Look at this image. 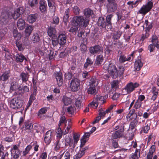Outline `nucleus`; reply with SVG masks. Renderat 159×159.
<instances>
[{"label":"nucleus","mask_w":159,"mask_h":159,"mask_svg":"<svg viewBox=\"0 0 159 159\" xmlns=\"http://www.w3.org/2000/svg\"><path fill=\"white\" fill-rule=\"evenodd\" d=\"M84 16H86V17H89L93 14V11L89 8L85 9L84 10Z\"/></svg>","instance_id":"nucleus-28"},{"label":"nucleus","mask_w":159,"mask_h":159,"mask_svg":"<svg viewBox=\"0 0 159 159\" xmlns=\"http://www.w3.org/2000/svg\"><path fill=\"white\" fill-rule=\"evenodd\" d=\"M80 49L81 51L84 52L87 50V46L84 44H81L80 46Z\"/></svg>","instance_id":"nucleus-62"},{"label":"nucleus","mask_w":159,"mask_h":159,"mask_svg":"<svg viewBox=\"0 0 159 159\" xmlns=\"http://www.w3.org/2000/svg\"><path fill=\"white\" fill-rule=\"evenodd\" d=\"M125 126H122L120 129L115 132L112 135V137L114 139H116L121 137L124 130Z\"/></svg>","instance_id":"nucleus-11"},{"label":"nucleus","mask_w":159,"mask_h":159,"mask_svg":"<svg viewBox=\"0 0 159 159\" xmlns=\"http://www.w3.org/2000/svg\"><path fill=\"white\" fill-rule=\"evenodd\" d=\"M117 8V5L116 2L108 4L107 10L109 13L115 11Z\"/></svg>","instance_id":"nucleus-17"},{"label":"nucleus","mask_w":159,"mask_h":159,"mask_svg":"<svg viewBox=\"0 0 159 159\" xmlns=\"http://www.w3.org/2000/svg\"><path fill=\"white\" fill-rule=\"evenodd\" d=\"M89 21L88 17L83 16H75L72 18V24L73 26L86 27L88 25Z\"/></svg>","instance_id":"nucleus-1"},{"label":"nucleus","mask_w":159,"mask_h":159,"mask_svg":"<svg viewBox=\"0 0 159 159\" xmlns=\"http://www.w3.org/2000/svg\"><path fill=\"white\" fill-rule=\"evenodd\" d=\"M75 104L76 107L79 108H80L83 106V104L82 103V101L80 98H78L77 99Z\"/></svg>","instance_id":"nucleus-44"},{"label":"nucleus","mask_w":159,"mask_h":159,"mask_svg":"<svg viewBox=\"0 0 159 159\" xmlns=\"http://www.w3.org/2000/svg\"><path fill=\"white\" fill-rule=\"evenodd\" d=\"M93 63V61L90 58H88L86 59V61L85 63L84 68L86 69L89 66H90Z\"/></svg>","instance_id":"nucleus-38"},{"label":"nucleus","mask_w":159,"mask_h":159,"mask_svg":"<svg viewBox=\"0 0 159 159\" xmlns=\"http://www.w3.org/2000/svg\"><path fill=\"white\" fill-rule=\"evenodd\" d=\"M119 82L117 80H114L111 83V88L113 89H116L119 87Z\"/></svg>","instance_id":"nucleus-29"},{"label":"nucleus","mask_w":159,"mask_h":159,"mask_svg":"<svg viewBox=\"0 0 159 159\" xmlns=\"http://www.w3.org/2000/svg\"><path fill=\"white\" fill-rule=\"evenodd\" d=\"M52 131L51 130L48 131L45 135V137L48 138H51V136L52 134Z\"/></svg>","instance_id":"nucleus-64"},{"label":"nucleus","mask_w":159,"mask_h":159,"mask_svg":"<svg viewBox=\"0 0 159 159\" xmlns=\"http://www.w3.org/2000/svg\"><path fill=\"white\" fill-rule=\"evenodd\" d=\"M54 75L57 80V84L58 86H61L63 82L62 73L60 72H56L54 73Z\"/></svg>","instance_id":"nucleus-10"},{"label":"nucleus","mask_w":159,"mask_h":159,"mask_svg":"<svg viewBox=\"0 0 159 159\" xmlns=\"http://www.w3.org/2000/svg\"><path fill=\"white\" fill-rule=\"evenodd\" d=\"M10 71H6L0 77V79L4 81H7L10 77Z\"/></svg>","instance_id":"nucleus-19"},{"label":"nucleus","mask_w":159,"mask_h":159,"mask_svg":"<svg viewBox=\"0 0 159 159\" xmlns=\"http://www.w3.org/2000/svg\"><path fill=\"white\" fill-rule=\"evenodd\" d=\"M99 51V46L96 45L93 46L91 47L89 49V52L91 54L97 53Z\"/></svg>","instance_id":"nucleus-23"},{"label":"nucleus","mask_w":159,"mask_h":159,"mask_svg":"<svg viewBox=\"0 0 159 159\" xmlns=\"http://www.w3.org/2000/svg\"><path fill=\"white\" fill-rule=\"evenodd\" d=\"M56 31L55 29L50 26L48 28V35L52 38H57V36L56 35Z\"/></svg>","instance_id":"nucleus-16"},{"label":"nucleus","mask_w":159,"mask_h":159,"mask_svg":"<svg viewBox=\"0 0 159 159\" xmlns=\"http://www.w3.org/2000/svg\"><path fill=\"white\" fill-rule=\"evenodd\" d=\"M80 136V135L78 134H77L76 133H74L73 135V139L74 140V144L73 145V143H71V139H70L69 140V145L70 146V147L72 146V147L73 148H74L75 147V145L77 143L78 141L79 140V138Z\"/></svg>","instance_id":"nucleus-15"},{"label":"nucleus","mask_w":159,"mask_h":159,"mask_svg":"<svg viewBox=\"0 0 159 159\" xmlns=\"http://www.w3.org/2000/svg\"><path fill=\"white\" fill-rule=\"evenodd\" d=\"M13 36L16 40H18L21 39L22 35L20 33H18L16 34H15Z\"/></svg>","instance_id":"nucleus-63"},{"label":"nucleus","mask_w":159,"mask_h":159,"mask_svg":"<svg viewBox=\"0 0 159 159\" xmlns=\"http://www.w3.org/2000/svg\"><path fill=\"white\" fill-rule=\"evenodd\" d=\"M66 122V121L65 116H61L60 119L58 126L60 127L62 124L65 123Z\"/></svg>","instance_id":"nucleus-51"},{"label":"nucleus","mask_w":159,"mask_h":159,"mask_svg":"<svg viewBox=\"0 0 159 159\" xmlns=\"http://www.w3.org/2000/svg\"><path fill=\"white\" fill-rule=\"evenodd\" d=\"M24 11V10L22 7H19L16 9L14 11V13L12 15L13 18L16 19L18 18L20 15L22 14Z\"/></svg>","instance_id":"nucleus-13"},{"label":"nucleus","mask_w":159,"mask_h":159,"mask_svg":"<svg viewBox=\"0 0 159 159\" xmlns=\"http://www.w3.org/2000/svg\"><path fill=\"white\" fill-rule=\"evenodd\" d=\"M14 153H12V156H13V159H18L19 157L20 152L19 150L15 151H13Z\"/></svg>","instance_id":"nucleus-39"},{"label":"nucleus","mask_w":159,"mask_h":159,"mask_svg":"<svg viewBox=\"0 0 159 159\" xmlns=\"http://www.w3.org/2000/svg\"><path fill=\"white\" fill-rule=\"evenodd\" d=\"M87 34L85 32L78 31V36L79 37H81L82 38H84L87 36Z\"/></svg>","instance_id":"nucleus-46"},{"label":"nucleus","mask_w":159,"mask_h":159,"mask_svg":"<svg viewBox=\"0 0 159 159\" xmlns=\"http://www.w3.org/2000/svg\"><path fill=\"white\" fill-rule=\"evenodd\" d=\"M96 80L94 79H91L90 82L89 87L87 91L88 94H93L96 93L95 87L98 84V82L96 83Z\"/></svg>","instance_id":"nucleus-7"},{"label":"nucleus","mask_w":159,"mask_h":159,"mask_svg":"<svg viewBox=\"0 0 159 159\" xmlns=\"http://www.w3.org/2000/svg\"><path fill=\"white\" fill-rule=\"evenodd\" d=\"M56 133L57 134V137L61 139L62 137L63 132L60 127L58 126V129L56 130Z\"/></svg>","instance_id":"nucleus-40"},{"label":"nucleus","mask_w":159,"mask_h":159,"mask_svg":"<svg viewBox=\"0 0 159 159\" xmlns=\"http://www.w3.org/2000/svg\"><path fill=\"white\" fill-rule=\"evenodd\" d=\"M107 98V95H106L104 96H100V104H101V107H102L101 105L102 104H103L104 103H105L106 102V99Z\"/></svg>","instance_id":"nucleus-45"},{"label":"nucleus","mask_w":159,"mask_h":159,"mask_svg":"<svg viewBox=\"0 0 159 159\" xmlns=\"http://www.w3.org/2000/svg\"><path fill=\"white\" fill-rule=\"evenodd\" d=\"M25 22L24 20L22 19H19L17 22V25L19 29L20 30L23 29L25 27Z\"/></svg>","instance_id":"nucleus-21"},{"label":"nucleus","mask_w":159,"mask_h":159,"mask_svg":"<svg viewBox=\"0 0 159 159\" xmlns=\"http://www.w3.org/2000/svg\"><path fill=\"white\" fill-rule=\"evenodd\" d=\"M36 16L35 15H30L28 16L27 20L30 23H33L36 20Z\"/></svg>","instance_id":"nucleus-37"},{"label":"nucleus","mask_w":159,"mask_h":159,"mask_svg":"<svg viewBox=\"0 0 159 159\" xmlns=\"http://www.w3.org/2000/svg\"><path fill=\"white\" fill-rule=\"evenodd\" d=\"M62 101L65 105H68L70 104L71 102L70 98L66 96L63 97Z\"/></svg>","instance_id":"nucleus-33"},{"label":"nucleus","mask_w":159,"mask_h":159,"mask_svg":"<svg viewBox=\"0 0 159 159\" xmlns=\"http://www.w3.org/2000/svg\"><path fill=\"white\" fill-rule=\"evenodd\" d=\"M138 120H136V119H134V120L132 121L130 123L129 129L131 130L134 129L138 125Z\"/></svg>","instance_id":"nucleus-26"},{"label":"nucleus","mask_w":159,"mask_h":159,"mask_svg":"<svg viewBox=\"0 0 159 159\" xmlns=\"http://www.w3.org/2000/svg\"><path fill=\"white\" fill-rule=\"evenodd\" d=\"M155 47L154 43H152L149 44L148 47V49L150 52H153L155 49Z\"/></svg>","instance_id":"nucleus-53"},{"label":"nucleus","mask_w":159,"mask_h":159,"mask_svg":"<svg viewBox=\"0 0 159 159\" xmlns=\"http://www.w3.org/2000/svg\"><path fill=\"white\" fill-rule=\"evenodd\" d=\"M66 39L65 34L62 33L59 34L57 39L59 41V44L60 46H63L65 45L66 42Z\"/></svg>","instance_id":"nucleus-14"},{"label":"nucleus","mask_w":159,"mask_h":159,"mask_svg":"<svg viewBox=\"0 0 159 159\" xmlns=\"http://www.w3.org/2000/svg\"><path fill=\"white\" fill-rule=\"evenodd\" d=\"M20 77L23 82H26L28 80L29 75L27 72H22L20 74Z\"/></svg>","instance_id":"nucleus-22"},{"label":"nucleus","mask_w":159,"mask_h":159,"mask_svg":"<svg viewBox=\"0 0 159 159\" xmlns=\"http://www.w3.org/2000/svg\"><path fill=\"white\" fill-rule=\"evenodd\" d=\"M118 57H119V62L120 63H123L126 61H130V56H126L123 53L121 50H119L118 52Z\"/></svg>","instance_id":"nucleus-9"},{"label":"nucleus","mask_w":159,"mask_h":159,"mask_svg":"<svg viewBox=\"0 0 159 159\" xmlns=\"http://www.w3.org/2000/svg\"><path fill=\"white\" fill-rule=\"evenodd\" d=\"M38 0H29V4L31 7H35V6L38 3Z\"/></svg>","instance_id":"nucleus-49"},{"label":"nucleus","mask_w":159,"mask_h":159,"mask_svg":"<svg viewBox=\"0 0 159 159\" xmlns=\"http://www.w3.org/2000/svg\"><path fill=\"white\" fill-rule=\"evenodd\" d=\"M139 86V84L137 82L133 83L131 82L126 84L124 88V89L126 91L127 93L129 94L133 91Z\"/></svg>","instance_id":"nucleus-6"},{"label":"nucleus","mask_w":159,"mask_h":159,"mask_svg":"<svg viewBox=\"0 0 159 159\" xmlns=\"http://www.w3.org/2000/svg\"><path fill=\"white\" fill-rule=\"evenodd\" d=\"M20 86L19 85L18 83L16 81L12 82L11 84L10 89L12 90H16L18 89L19 90Z\"/></svg>","instance_id":"nucleus-25"},{"label":"nucleus","mask_w":159,"mask_h":159,"mask_svg":"<svg viewBox=\"0 0 159 159\" xmlns=\"http://www.w3.org/2000/svg\"><path fill=\"white\" fill-rule=\"evenodd\" d=\"M33 29V27L30 25H29L26 27L25 30V35L26 36H29L31 34Z\"/></svg>","instance_id":"nucleus-34"},{"label":"nucleus","mask_w":159,"mask_h":159,"mask_svg":"<svg viewBox=\"0 0 159 159\" xmlns=\"http://www.w3.org/2000/svg\"><path fill=\"white\" fill-rule=\"evenodd\" d=\"M59 22V18L57 16H54L53 18V21L52 22V24H54L55 25H57Z\"/></svg>","instance_id":"nucleus-54"},{"label":"nucleus","mask_w":159,"mask_h":159,"mask_svg":"<svg viewBox=\"0 0 159 159\" xmlns=\"http://www.w3.org/2000/svg\"><path fill=\"white\" fill-rule=\"evenodd\" d=\"M116 14L117 16V21H119L120 20H125V17L124 18H122L123 16L121 13L117 12L116 13Z\"/></svg>","instance_id":"nucleus-58"},{"label":"nucleus","mask_w":159,"mask_h":159,"mask_svg":"<svg viewBox=\"0 0 159 159\" xmlns=\"http://www.w3.org/2000/svg\"><path fill=\"white\" fill-rule=\"evenodd\" d=\"M153 6V2L149 1L145 5H143L138 11L137 13L145 15L149 11Z\"/></svg>","instance_id":"nucleus-3"},{"label":"nucleus","mask_w":159,"mask_h":159,"mask_svg":"<svg viewBox=\"0 0 159 159\" xmlns=\"http://www.w3.org/2000/svg\"><path fill=\"white\" fill-rule=\"evenodd\" d=\"M63 156H64L63 159H70V155L68 151L64 152L59 156L60 159H61Z\"/></svg>","instance_id":"nucleus-32"},{"label":"nucleus","mask_w":159,"mask_h":159,"mask_svg":"<svg viewBox=\"0 0 159 159\" xmlns=\"http://www.w3.org/2000/svg\"><path fill=\"white\" fill-rule=\"evenodd\" d=\"M52 43L54 49H58L59 47V41L56 38H53L52 39Z\"/></svg>","instance_id":"nucleus-24"},{"label":"nucleus","mask_w":159,"mask_h":159,"mask_svg":"<svg viewBox=\"0 0 159 159\" xmlns=\"http://www.w3.org/2000/svg\"><path fill=\"white\" fill-rule=\"evenodd\" d=\"M106 114L105 111L101 108L100 109V120L101 118H103Z\"/></svg>","instance_id":"nucleus-61"},{"label":"nucleus","mask_w":159,"mask_h":159,"mask_svg":"<svg viewBox=\"0 0 159 159\" xmlns=\"http://www.w3.org/2000/svg\"><path fill=\"white\" fill-rule=\"evenodd\" d=\"M19 91H21L22 93L28 92L29 91V87L26 86H24L22 88L20 87L19 89Z\"/></svg>","instance_id":"nucleus-50"},{"label":"nucleus","mask_w":159,"mask_h":159,"mask_svg":"<svg viewBox=\"0 0 159 159\" xmlns=\"http://www.w3.org/2000/svg\"><path fill=\"white\" fill-rule=\"evenodd\" d=\"M16 44L17 47L18 48V50L19 51H22L23 50L24 48L22 45L19 42L17 41L16 42Z\"/></svg>","instance_id":"nucleus-59"},{"label":"nucleus","mask_w":159,"mask_h":159,"mask_svg":"<svg viewBox=\"0 0 159 159\" xmlns=\"http://www.w3.org/2000/svg\"><path fill=\"white\" fill-rule=\"evenodd\" d=\"M113 16L112 14L108 15L107 16L106 20L103 17H100V26L103 28H105L107 30H111L112 28L111 20Z\"/></svg>","instance_id":"nucleus-2"},{"label":"nucleus","mask_w":159,"mask_h":159,"mask_svg":"<svg viewBox=\"0 0 159 159\" xmlns=\"http://www.w3.org/2000/svg\"><path fill=\"white\" fill-rule=\"evenodd\" d=\"M152 90V93L153 95L151 98V100L152 101H154L156 99L157 97L158 92L157 91H156L154 89H153Z\"/></svg>","instance_id":"nucleus-42"},{"label":"nucleus","mask_w":159,"mask_h":159,"mask_svg":"<svg viewBox=\"0 0 159 159\" xmlns=\"http://www.w3.org/2000/svg\"><path fill=\"white\" fill-rule=\"evenodd\" d=\"M149 34L148 33L146 32L145 34H143L141 37L140 41L142 43L143 41L149 36Z\"/></svg>","instance_id":"nucleus-47"},{"label":"nucleus","mask_w":159,"mask_h":159,"mask_svg":"<svg viewBox=\"0 0 159 159\" xmlns=\"http://www.w3.org/2000/svg\"><path fill=\"white\" fill-rule=\"evenodd\" d=\"M46 111L47 110L46 108H41L39 111L38 116L41 117L42 115L45 114Z\"/></svg>","instance_id":"nucleus-57"},{"label":"nucleus","mask_w":159,"mask_h":159,"mask_svg":"<svg viewBox=\"0 0 159 159\" xmlns=\"http://www.w3.org/2000/svg\"><path fill=\"white\" fill-rule=\"evenodd\" d=\"M80 81L78 78L73 77L71 81L70 88L73 92L77 91L80 88Z\"/></svg>","instance_id":"nucleus-5"},{"label":"nucleus","mask_w":159,"mask_h":159,"mask_svg":"<svg viewBox=\"0 0 159 159\" xmlns=\"http://www.w3.org/2000/svg\"><path fill=\"white\" fill-rule=\"evenodd\" d=\"M146 125L142 127V129L140 132L141 133L143 131L144 133H147L148 132L149 130L150 129V124L147 123L146 122L145 124Z\"/></svg>","instance_id":"nucleus-31"},{"label":"nucleus","mask_w":159,"mask_h":159,"mask_svg":"<svg viewBox=\"0 0 159 159\" xmlns=\"http://www.w3.org/2000/svg\"><path fill=\"white\" fill-rule=\"evenodd\" d=\"M73 11L76 15H78L80 14V9L77 6H75L73 7Z\"/></svg>","instance_id":"nucleus-55"},{"label":"nucleus","mask_w":159,"mask_h":159,"mask_svg":"<svg viewBox=\"0 0 159 159\" xmlns=\"http://www.w3.org/2000/svg\"><path fill=\"white\" fill-rule=\"evenodd\" d=\"M31 40L34 43L39 42L40 38L39 34L37 33L34 34L32 37Z\"/></svg>","instance_id":"nucleus-36"},{"label":"nucleus","mask_w":159,"mask_h":159,"mask_svg":"<svg viewBox=\"0 0 159 159\" xmlns=\"http://www.w3.org/2000/svg\"><path fill=\"white\" fill-rule=\"evenodd\" d=\"M16 60L17 62H22L24 59L26 60L25 57L22 54H17L16 56Z\"/></svg>","instance_id":"nucleus-27"},{"label":"nucleus","mask_w":159,"mask_h":159,"mask_svg":"<svg viewBox=\"0 0 159 159\" xmlns=\"http://www.w3.org/2000/svg\"><path fill=\"white\" fill-rule=\"evenodd\" d=\"M75 108L72 107L70 106L67 108V112L69 114L72 115L74 112L75 111Z\"/></svg>","instance_id":"nucleus-41"},{"label":"nucleus","mask_w":159,"mask_h":159,"mask_svg":"<svg viewBox=\"0 0 159 159\" xmlns=\"http://www.w3.org/2000/svg\"><path fill=\"white\" fill-rule=\"evenodd\" d=\"M99 100V97L98 96L95 98L94 100L89 103L88 106L89 107H94L96 108L98 105V101Z\"/></svg>","instance_id":"nucleus-20"},{"label":"nucleus","mask_w":159,"mask_h":159,"mask_svg":"<svg viewBox=\"0 0 159 159\" xmlns=\"http://www.w3.org/2000/svg\"><path fill=\"white\" fill-rule=\"evenodd\" d=\"M151 39V42H152V43H154V44L156 42H158L159 40L158 37L155 34H153L152 35Z\"/></svg>","instance_id":"nucleus-48"},{"label":"nucleus","mask_w":159,"mask_h":159,"mask_svg":"<svg viewBox=\"0 0 159 159\" xmlns=\"http://www.w3.org/2000/svg\"><path fill=\"white\" fill-rule=\"evenodd\" d=\"M74 26V27L73 26L70 28V29L69 30V31L70 32H72V33H76L77 31H78V29L79 27L77 26Z\"/></svg>","instance_id":"nucleus-60"},{"label":"nucleus","mask_w":159,"mask_h":159,"mask_svg":"<svg viewBox=\"0 0 159 159\" xmlns=\"http://www.w3.org/2000/svg\"><path fill=\"white\" fill-rule=\"evenodd\" d=\"M121 35V32L119 31H115L113 33L112 38L114 40H117L119 39Z\"/></svg>","instance_id":"nucleus-35"},{"label":"nucleus","mask_w":159,"mask_h":159,"mask_svg":"<svg viewBox=\"0 0 159 159\" xmlns=\"http://www.w3.org/2000/svg\"><path fill=\"white\" fill-rule=\"evenodd\" d=\"M84 153L81 152L80 151L74 157V159H80L84 154Z\"/></svg>","instance_id":"nucleus-56"},{"label":"nucleus","mask_w":159,"mask_h":159,"mask_svg":"<svg viewBox=\"0 0 159 159\" xmlns=\"http://www.w3.org/2000/svg\"><path fill=\"white\" fill-rule=\"evenodd\" d=\"M23 103V101L19 97L14 98L11 101L10 107L13 109L20 108L22 106Z\"/></svg>","instance_id":"nucleus-4"},{"label":"nucleus","mask_w":159,"mask_h":159,"mask_svg":"<svg viewBox=\"0 0 159 159\" xmlns=\"http://www.w3.org/2000/svg\"><path fill=\"white\" fill-rule=\"evenodd\" d=\"M33 124L30 122H25V123L24 127L26 132H32L33 130Z\"/></svg>","instance_id":"nucleus-18"},{"label":"nucleus","mask_w":159,"mask_h":159,"mask_svg":"<svg viewBox=\"0 0 159 159\" xmlns=\"http://www.w3.org/2000/svg\"><path fill=\"white\" fill-rule=\"evenodd\" d=\"M9 17L8 13L7 12H4L2 13L1 15V18L3 19L5 21Z\"/></svg>","instance_id":"nucleus-43"},{"label":"nucleus","mask_w":159,"mask_h":159,"mask_svg":"<svg viewBox=\"0 0 159 159\" xmlns=\"http://www.w3.org/2000/svg\"><path fill=\"white\" fill-rule=\"evenodd\" d=\"M118 70H117V76L120 77L124 74V67L123 66H120L118 67Z\"/></svg>","instance_id":"nucleus-30"},{"label":"nucleus","mask_w":159,"mask_h":159,"mask_svg":"<svg viewBox=\"0 0 159 159\" xmlns=\"http://www.w3.org/2000/svg\"><path fill=\"white\" fill-rule=\"evenodd\" d=\"M108 71L112 78H116L117 77V68L115 65L110 64L109 66Z\"/></svg>","instance_id":"nucleus-8"},{"label":"nucleus","mask_w":159,"mask_h":159,"mask_svg":"<svg viewBox=\"0 0 159 159\" xmlns=\"http://www.w3.org/2000/svg\"><path fill=\"white\" fill-rule=\"evenodd\" d=\"M143 66V63L140 59H138L136 60L134 63V71H139Z\"/></svg>","instance_id":"nucleus-12"},{"label":"nucleus","mask_w":159,"mask_h":159,"mask_svg":"<svg viewBox=\"0 0 159 159\" xmlns=\"http://www.w3.org/2000/svg\"><path fill=\"white\" fill-rule=\"evenodd\" d=\"M142 102H140L138 100H137L134 105V107L136 109H137L140 108L142 105Z\"/></svg>","instance_id":"nucleus-52"}]
</instances>
